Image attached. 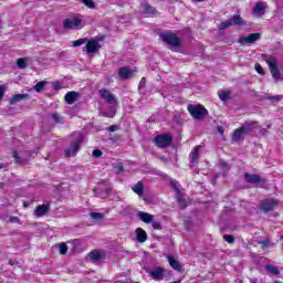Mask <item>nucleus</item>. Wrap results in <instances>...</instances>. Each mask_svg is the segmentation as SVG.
Segmentation results:
<instances>
[{"mask_svg":"<svg viewBox=\"0 0 283 283\" xmlns=\"http://www.w3.org/2000/svg\"><path fill=\"white\" fill-rule=\"evenodd\" d=\"M264 61L269 65L272 77L275 81H280V78H282V73H280V69H277V57L273 55H265Z\"/></svg>","mask_w":283,"mask_h":283,"instance_id":"obj_1","label":"nucleus"},{"mask_svg":"<svg viewBox=\"0 0 283 283\" xmlns=\"http://www.w3.org/2000/svg\"><path fill=\"white\" fill-rule=\"evenodd\" d=\"M159 39H161V41H164V43H167V45H169L170 49L171 48H180V45H181L180 38H178V35H176V33H174L171 31L160 33Z\"/></svg>","mask_w":283,"mask_h":283,"instance_id":"obj_2","label":"nucleus"},{"mask_svg":"<svg viewBox=\"0 0 283 283\" xmlns=\"http://www.w3.org/2000/svg\"><path fill=\"white\" fill-rule=\"evenodd\" d=\"M73 136L74 140L71 147L65 150L66 158H73V156H76V153L81 149V143H83V135H81V133H75Z\"/></svg>","mask_w":283,"mask_h":283,"instance_id":"obj_3","label":"nucleus"},{"mask_svg":"<svg viewBox=\"0 0 283 283\" xmlns=\"http://www.w3.org/2000/svg\"><path fill=\"white\" fill-rule=\"evenodd\" d=\"M188 112L195 118L196 120H202L207 114H209V111L205 108L202 105H188Z\"/></svg>","mask_w":283,"mask_h":283,"instance_id":"obj_4","label":"nucleus"},{"mask_svg":"<svg viewBox=\"0 0 283 283\" xmlns=\"http://www.w3.org/2000/svg\"><path fill=\"white\" fill-rule=\"evenodd\" d=\"M244 181L248 182L249 185H255L256 187H266V179L262 178V176L258 174L245 172Z\"/></svg>","mask_w":283,"mask_h":283,"instance_id":"obj_5","label":"nucleus"},{"mask_svg":"<svg viewBox=\"0 0 283 283\" xmlns=\"http://www.w3.org/2000/svg\"><path fill=\"white\" fill-rule=\"evenodd\" d=\"M99 97L104 103H107V105H111V107H116L118 105V98H116V95L112 94L109 90L107 88H101L99 91Z\"/></svg>","mask_w":283,"mask_h":283,"instance_id":"obj_6","label":"nucleus"},{"mask_svg":"<svg viewBox=\"0 0 283 283\" xmlns=\"http://www.w3.org/2000/svg\"><path fill=\"white\" fill-rule=\"evenodd\" d=\"M172 140H174L172 137L167 134H160L154 138V143L156 147H158L159 149H165L169 147Z\"/></svg>","mask_w":283,"mask_h":283,"instance_id":"obj_7","label":"nucleus"},{"mask_svg":"<svg viewBox=\"0 0 283 283\" xmlns=\"http://www.w3.org/2000/svg\"><path fill=\"white\" fill-rule=\"evenodd\" d=\"M279 201L273 198L263 199L260 202V210L264 213H271L277 207Z\"/></svg>","mask_w":283,"mask_h":283,"instance_id":"obj_8","label":"nucleus"},{"mask_svg":"<svg viewBox=\"0 0 283 283\" xmlns=\"http://www.w3.org/2000/svg\"><path fill=\"white\" fill-rule=\"evenodd\" d=\"M83 25L81 18H67L63 21L64 30H78Z\"/></svg>","mask_w":283,"mask_h":283,"instance_id":"obj_9","label":"nucleus"},{"mask_svg":"<svg viewBox=\"0 0 283 283\" xmlns=\"http://www.w3.org/2000/svg\"><path fill=\"white\" fill-rule=\"evenodd\" d=\"M101 50V43L98 40L92 39L86 41L85 51L87 54H96Z\"/></svg>","mask_w":283,"mask_h":283,"instance_id":"obj_10","label":"nucleus"},{"mask_svg":"<svg viewBox=\"0 0 283 283\" xmlns=\"http://www.w3.org/2000/svg\"><path fill=\"white\" fill-rule=\"evenodd\" d=\"M260 39H261L260 33H251L248 36L240 38L238 40V43H240L241 45H247V44L255 43V41H260Z\"/></svg>","mask_w":283,"mask_h":283,"instance_id":"obj_11","label":"nucleus"},{"mask_svg":"<svg viewBox=\"0 0 283 283\" xmlns=\"http://www.w3.org/2000/svg\"><path fill=\"white\" fill-rule=\"evenodd\" d=\"M13 158H15V163H18V165H25V163H28V160H30V154L28 153H17L13 151Z\"/></svg>","mask_w":283,"mask_h":283,"instance_id":"obj_12","label":"nucleus"},{"mask_svg":"<svg viewBox=\"0 0 283 283\" xmlns=\"http://www.w3.org/2000/svg\"><path fill=\"white\" fill-rule=\"evenodd\" d=\"M242 132L245 133V136H249L253 130L258 129V122H245L241 126Z\"/></svg>","mask_w":283,"mask_h":283,"instance_id":"obj_13","label":"nucleus"},{"mask_svg":"<svg viewBox=\"0 0 283 283\" xmlns=\"http://www.w3.org/2000/svg\"><path fill=\"white\" fill-rule=\"evenodd\" d=\"M94 192L97 198H107V196L112 193V187L103 188L98 186L97 188L94 189Z\"/></svg>","mask_w":283,"mask_h":283,"instance_id":"obj_14","label":"nucleus"},{"mask_svg":"<svg viewBox=\"0 0 283 283\" xmlns=\"http://www.w3.org/2000/svg\"><path fill=\"white\" fill-rule=\"evenodd\" d=\"M48 211H50V203L40 205L35 208L34 216H36L38 218H43V216H45Z\"/></svg>","mask_w":283,"mask_h":283,"instance_id":"obj_15","label":"nucleus"},{"mask_svg":"<svg viewBox=\"0 0 283 283\" xmlns=\"http://www.w3.org/2000/svg\"><path fill=\"white\" fill-rule=\"evenodd\" d=\"M168 262L171 269H174L175 271H178L179 273L182 272V265L178 260H176V258H174V255L171 254L168 255Z\"/></svg>","mask_w":283,"mask_h":283,"instance_id":"obj_16","label":"nucleus"},{"mask_svg":"<svg viewBox=\"0 0 283 283\" xmlns=\"http://www.w3.org/2000/svg\"><path fill=\"white\" fill-rule=\"evenodd\" d=\"M76 98H78L77 92H69L64 96V101L67 103V105H74L76 103Z\"/></svg>","mask_w":283,"mask_h":283,"instance_id":"obj_17","label":"nucleus"},{"mask_svg":"<svg viewBox=\"0 0 283 283\" xmlns=\"http://www.w3.org/2000/svg\"><path fill=\"white\" fill-rule=\"evenodd\" d=\"M149 273H150V276L153 277V280H160V277H163V275H165V269H163L160 266H156Z\"/></svg>","mask_w":283,"mask_h":283,"instance_id":"obj_18","label":"nucleus"},{"mask_svg":"<svg viewBox=\"0 0 283 283\" xmlns=\"http://www.w3.org/2000/svg\"><path fill=\"white\" fill-rule=\"evenodd\" d=\"M118 74L119 78H123L124 81H127V78H132V76H134V72H132L129 67H120Z\"/></svg>","mask_w":283,"mask_h":283,"instance_id":"obj_19","label":"nucleus"},{"mask_svg":"<svg viewBox=\"0 0 283 283\" xmlns=\"http://www.w3.org/2000/svg\"><path fill=\"white\" fill-rule=\"evenodd\" d=\"M189 158H190V167H193L196 165V161L200 158V146L195 147Z\"/></svg>","mask_w":283,"mask_h":283,"instance_id":"obj_20","label":"nucleus"},{"mask_svg":"<svg viewBox=\"0 0 283 283\" xmlns=\"http://www.w3.org/2000/svg\"><path fill=\"white\" fill-rule=\"evenodd\" d=\"M138 218L142 222H145V224H151V222H154V216L147 212L139 211Z\"/></svg>","mask_w":283,"mask_h":283,"instance_id":"obj_21","label":"nucleus"},{"mask_svg":"<svg viewBox=\"0 0 283 283\" xmlns=\"http://www.w3.org/2000/svg\"><path fill=\"white\" fill-rule=\"evenodd\" d=\"M142 9L144 11V14H158V11H156V8L151 7L148 2H142Z\"/></svg>","mask_w":283,"mask_h":283,"instance_id":"obj_22","label":"nucleus"},{"mask_svg":"<svg viewBox=\"0 0 283 283\" xmlns=\"http://www.w3.org/2000/svg\"><path fill=\"white\" fill-rule=\"evenodd\" d=\"M245 136H247L245 133L242 130L241 127H239L234 130V134L232 136V140H233V143H238L240 140H244Z\"/></svg>","mask_w":283,"mask_h":283,"instance_id":"obj_23","label":"nucleus"},{"mask_svg":"<svg viewBox=\"0 0 283 283\" xmlns=\"http://www.w3.org/2000/svg\"><path fill=\"white\" fill-rule=\"evenodd\" d=\"M28 98V94H15L10 99V105H17V103H21V101H25Z\"/></svg>","mask_w":283,"mask_h":283,"instance_id":"obj_24","label":"nucleus"},{"mask_svg":"<svg viewBox=\"0 0 283 283\" xmlns=\"http://www.w3.org/2000/svg\"><path fill=\"white\" fill-rule=\"evenodd\" d=\"M136 238H137V242H147V232H145V230H143V228H137L136 229Z\"/></svg>","mask_w":283,"mask_h":283,"instance_id":"obj_25","label":"nucleus"},{"mask_svg":"<svg viewBox=\"0 0 283 283\" xmlns=\"http://www.w3.org/2000/svg\"><path fill=\"white\" fill-rule=\"evenodd\" d=\"M134 193H137V196H143L145 193V184L143 181H138L135 186L132 187Z\"/></svg>","mask_w":283,"mask_h":283,"instance_id":"obj_26","label":"nucleus"},{"mask_svg":"<svg viewBox=\"0 0 283 283\" xmlns=\"http://www.w3.org/2000/svg\"><path fill=\"white\" fill-rule=\"evenodd\" d=\"M51 120H53V123H55L56 125H63V115H61L60 113L53 112L49 114Z\"/></svg>","mask_w":283,"mask_h":283,"instance_id":"obj_27","label":"nucleus"},{"mask_svg":"<svg viewBox=\"0 0 283 283\" xmlns=\"http://www.w3.org/2000/svg\"><path fill=\"white\" fill-rule=\"evenodd\" d=\"M264 269L270 275H280V269L275 265L266 264Z\"/></svg>","mask_w":283,"mask_h":283,"instance_id":"obj_28","label":"nucleus"},{"mask_svg":"<svg viewBox=\"0 0 283 283\" xmlns=\"http://www.w3.org/2000/svg\"><path fill=\"white\" fill-rule=\"evenodd\" d=\"M229 21L231 22V25H245V22L242 19V17L238 14L233 15L232 19H229Z\"/></svg>","mask_w":283,"mask_h":283,"instance_id":"obj_29","label":"nucleus"},{"mask_svg":"<svg viewBox=\"0 0 283 283\" xmlns=\"http://www.w3.org/2000/svg\"><path fill=\"white\" fill-rule=\"evenodd\" d=\"M266 10V6L264 2H256L255 7L253 8L254 14H262Z\"/></svg>","mask_w":283,"mask_h":283,"instance_id":"obj_30","label":"nucleus"},{"mask_svg":"<svg viewBox=\"0 0 283 283\" xmlns=\"http://www.w3.org/2000/svg\"><path fill=\"white\" fill-rule=\"evenodd\" d=\"M177 202L180 209H187V199H185V196H182V192L177 195Z\"/></svg>","mask_w":283,"mask_h":283,"instance_id":"obj_31","label":"nucleus"},{"mask_svg":"<svg viewBox=\"0 0 283 283\" xmlns=\"http://www.w3.org/2000/svg\"><path fill=\"white\" fill-rule=\"evenodd\" d=\"M88 258L94 262H98L101 260V252H98V250H93L90 252Z\"/></svg>","mask_w":283,"mask_h":283,"instance_id":"obj_32","label":"nucleus"},{"mask_svg":"<svg viewBox=\"0 0 283 283\" xmlns=\"http://www.w3.org/2000/svg\"><path fill=\"white\" fill-rule=\"evenodd\" d=\"M45 85H48V82H45V81L39 82V83L33 87V90H34L35 92L41 93V92H43V90H45Z\"/></svg>","mask_w":283,"mask_h":283,"instance_id":"obj_33","label":"nucleus"},{"mask_svg":"<svg viewBox=\"0 0 283 283\" xmlns=\"http://www.w3.org/2000/svg\"><path fill=\"white\" fill-rule=\"evenodd\" d=\"M218 94H219L220 101H223V103L229 101V98H231V96L229 95V92L227 91H219Z\"/></svg>","mask_w":283,"mask_h":283,"instance_id":"obj_34","label":"nucleus"},{"mask_svg":"<svg viewBox=\"0 0 283 283\" xmlns=\"http://www.w3.org/2000/svg\"><path fill=\"white\" fill-rule=\"evenodd\" d=\"M17 65L20 70H25L28 67V60L25 59H18Z\"/></svg>","mask_w":283,"mask_h":283,"instance_id":"obj_35","label":"nucleus"},{"mask_svg":"<svg viewBox=\"0 0 283 283\" xmlns=\"http://www.w3.org/2000/svg\"><path fill=\"white\" fill-rule=\"evenodd\" d=\"M90 216L93 220H96L97 222H99V220H103V218H105V214L101 212H91Z\"/></svg>","mask_w":283,"mask_h":283,"instance_id":"obj_36","label":"nucleus"},{"mask_svg":"<svg viewBox=\"0 0 283 283\" xmlns=\"http://www.w3.org/2000/svg\"><path fill=\"white\" fill-rule=\"evenodd\" d=\"M80 1H82V3L86 6V8H90V10H94V8H96V3L94 2V0H80Z\"/></svg>","mask_w":283,"mask_h":283,"instance_id":"obj_37","label":"nucleus"},{"mask_svg":"<svg viewBox=\"0 0 283 283\" xmlns=\"http://www.w3.org/2000/svg\"><path fill=\"white\" fill-rule=\"evenodd\" d=\"M84 43H87V38L73 41V48H80V45H84Z\"/></svg>","mask_w":283,"mask_h":283,"instance_id":"obj_38","label":"nucleus"},{"mask_svg":"<svg viewBox=\"0 0 283 283\" xmlns=\"http://www.w3.org/2000/svg\"><path fill=\"white\" fill-rule=\"evenodd\" d=\"M59 249H60V254H61V255H66V254H67V244L61 243V244L59 245Z\"/></svg>","mask_w":283,"mask_h":283,"instance_id":"obj_39","label":"nucleus"},{"mask_svg":"<svg viewBox=\"0 0 283 283\" xmlns=\"http://www.w3.org/2000/svg\"><path fill=\"white\" fill-rule=\"evenodd\" d=\"M114 169L116 174H123V171H125V167L123 166V164H115Z\"/></svg>","mask_w":283,"mask_h":283,"instance_id":"obj_40","label":"nucleus"},{"mask_svg":"<svg viewBox=\"0 0 283 283\" xmlns=\"http://www.w3.org/2000/svg\"><path fill=\"white\" fill-rule=\"evenodd\" d=\"M146 85H147V78L142 77L139 85H138L139 92H143V90H145Z\"/></svg>","mask_w":283,"mask_h":283,"instance_id":"obj_41","label":"nucleus"},{"mask_svg":"<svg viewBox=\"0 0 283 283\" xmlns=\"http://www.w3.org/2000/svg\"><path fill=\"white\" fill-rule=\"evenodd\" d=\"M103 116H105L106 118H114L116 116V111L111 109L108 112H104Z\"/></svg>","mask_w":283,"mask_h":283,"instance_id":"obj_42","label":"nucleus"},{"mask_svg":"<svg viewBox=\"0 0 283 283\" xmlns=\"http://www.w3.org/2000/svg\"><path fill=\"white\" fill-rule=\"evenodd\" d=\"M231 22L230 20H227L226 22H221V24L219 25V30H227V28H231Z\"/></svg>","mask_w":283,"mask_h":283,"instance_id":"obj_43","label":"nucleus"},{"mask_svg":"<svg viewBox=\"0 0 283 283\" xmlns=\"http://www.w3.org/2000/svg\"><path fill=\"white\" fill-rule=\"evenodd\" d=\"M223 239L226 240V242H228L229 244H233V242H235V239L233 238V235L230 234H224Z\"/></svg>","mask_w":283,"mask_h":283,"instance_id":"obj_44","label":"nucleus"},{"mask_svg":"<svg viewBox=\"0 0 283 283\" xmlns=\"http://www.w3.org/2000/svg\"><path fill=\"white\" fill-rule=\"evenodd\" d=\"M93 158H101L103 156V151L101 149H95L92 153Z\"/></svg>","mask_w":283,"mask_h":283,"instance_id":"obj_45","label":"nucleus"},{"mask_svg":"<svg viewBox=\"0 0 283 283\" xmlns=\"http://www.w3.org/2000/svg\"><path fill=\"white\" fill-rule=\"evenodd\" d=\"M254 67H255L256 72H258V74H261V75L264 74V69H262V65H260V63H256L254 65Z\"/></svg>","mask_w":283,"mask_h":283,"instance_id":"obj_46","label":"nucleus"},{"mask_svg":"<svg viewBox=\"0 0 283 283\" xmlns=\"http://www.w3.org/2000/svg\"><path fill=\"white\" fill-rule=\"evenodd\" d=\"M9 222H11L12 224H19V222H21V219H19V217H10Z\"/></svg>","mask_w":283,"mask_h":283,"instance_id":"obj_47","label":"nucleus"},{"mask_svg":"<svg viewBox=\"0 0 283 283\" xmlns=\"http://www.w3.org/2000/svg\"><path fill=\"white\" fill-rule=\"evenodd\" d=\"M153 229H156L157 231H160L163 229V226L158 221H154L151 224Z\"/></svg>","mask_w":283,"mask_h":283,"instance_id":"obj_48","label":"nucleus"},{"mask_svg":"<svg viewBox=\"0 0 283 283\" xmlns=\"http://www.w3.org/2000/svg\"><path fill=\"white\" fill-rule=\"evenodd\" d=\"M171 187H172V189H175L177 196L180 195V193H182V192L180 191V188H178V184L172 182V184H171Z\"/></svg>","mask_w":283,"mask_h":283,"instance_id":"obj_49","label":"nucleus"},{"mask_svg":"<svg viewBox=\"0 0 283 283\" xmlns=\"http://www.w3.org/2000/svg\"><path fill=\"white\" fill-rule=\"evenodd\" d=\"M6 94V86L0 85V101L3 98V95Z\"/></svg>","mask_w":283,"mask_h":283,"instance_id":"obj_50","label":"nucleus"},{"mask_svg":"<svg viewBox=\"0 0 283 283\" xmlns=\"http://www.w3.org/2000/svg\"><path fill=\"white\" fill-rule=\"evenodd\" d=\"M270 101H276L279 103V101H282V96L280 95L271 96Z\"/></svg>","mask_w":283,"mask_h":283,"instance_id":"obj_51","label":"nucleus"},{"mask_svg":"<svg viewBox=\"0 0 283 283\" xmlns=\"http://www.w3.org/2000/svg\"><path fill=\"white\" fill-rule=\"evenodd\" d=\"M53 90H61V83H59V82H53Z\"/></svg>","mask_w":283,"mask_h":283,"instance_id":"obj_52","label":"nucleus"},{"mask_svg":"<svg viewBox=\"0 0 283 283\" xmlns=\"http://www.w3.org/2000/svg\"><path fill=\"white\" fill-rule=\"evenodd\" d=\"M220 167L221 169H229V164H227V161H221Z\"/></svg>","mask_w":283,"mask_h":283,"instance_id":"obj_53","label":"nucleus"},{"mask_svg":"<svg viewBox=\"0 0 283 283\" xmlns=\"http://www.w3.org/2000/svg\"><path fill=\"white\" fill-rule=\"evenodd\" d=\"M116 129H118L117 125H112L111 127H108V132H116Z\"/></svg>","mask_w":283,"mask_h":283,"instance_id":"obj_54","label":"nucleus"},{"mask_svg":"<svg viewBox=\"0 0 283 283\" xmlns=\"http://www.w3.org/2000/svg\"><path fill=\"white\" fill-rule=\"evenodd\" d=\"M262 244H263V247H269L270 241H269V240H264V241L262 242Z\"/></svg>","mask_w":283,"mask_h":283,"instance_id":"obj_55","label":"nucleus"},{"mask_svg":"<svg viewBox=\"0 0 283 283\" xmlns=\"http://www.w3.org/2000/svg\"><path fill=\"white\" fill-rule=\"evenodd\" d=\"M218 132H219V134H224V130L222 129L221 126H218Z\"/></svg>","mask_w":283,"mask_h":283,"instance_id":"obj_56","label":"nucleus"},{"mask_svg":"<svg viewBox=\"0 0 283 283\" xmlns=\"http://www.w3.org/2000/svg\"><path fill=\"white\" fill-rule=\"evenodd\" d=\"M0 169H6V164L0 163Z\"/></svg>","mask_w":283,"mask_h":283,"instance_id":"obj_57","label":"nucleus"},{"mask_svg":"<svg viewBox=\"0 0 283 283\" xmlns=\"http://www.w3.org/2000/svg\"><path fill=\"white\" fill-rule=\"evenodd\" d=\"M3 187H6V184L0 182V189H3Z\"/></svg>","mask_w":283,"mask_h":283,"instance_id":"obj_58","label":"nucleus"},{"mask_svg":"<svg viewBox=\"0 0 283 283\" xmlns=\"http://www.w3.org/2000/svg\"><path fill=\"white\" fill-rule=\"evenodd\" d=\"M195 1L202 2V1H205V0H195Z\"/></svg>","mask_w":283,"mask_h":283,"instance_id":"obj_59","label":"nucleus"},{"mask_svg":"<svg viewBox=\"0 0 283 283\" xmlns=\"http://www.w3.org/2000/svg\"><path fill=\"white\" fill-rule=\"evenodd\" d=\"M6 218H8V217H3L2 220H6Z\"/></svg>","mask_w":283,"mask_h":283,"instance_id":"obj_60","label":"nucleus"},{"mask_svg":"<svg viewBox=\"0 0 283 283\" xmlns=\"http://www.w3.org/2000/svg\"><path fill=\"white\" fill-rule=\"evenodd\" d=\"M60 56H63V53H60Z\"/></svg>","mask_w":283,"mask_h":283,"instance_id":"obj_61","label":"nucleus"},{"mask_svg":"<svg viewBox=\"0 0 283 283\" xmlns=\"http://www.w3.org/2000/svg\"><path fill=\"white\" fill-rule=\"evenodd\" d=\"M24 207H28V203H24Z\"/></svg>","mask_w":283,"mask_h":283,"instance_id":"obj_62","label":"nucleus"},{"mask_svg":"<svg viewBox=\"0 0 283 283\" xmlns=\"http://www.w3.org/2000/svg\"><path fill=\"white\" fill-rule=\"evenodd\" d=\"M102 182H104V184H105V182H107V181H102Z\"/></svg>","mask_w":283,"mask_h":283,"instance_id":"obj_63","label":"nucleus"}]
</instances>
